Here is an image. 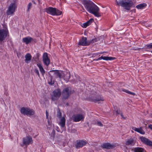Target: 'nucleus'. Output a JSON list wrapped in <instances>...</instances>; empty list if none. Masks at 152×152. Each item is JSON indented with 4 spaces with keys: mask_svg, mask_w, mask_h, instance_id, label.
Segmentation results:
<instances>
[{
    "mask_svg": "<svg viewBox=\"0 0 152 152\" xmlns=\"http://www.w3.org/2000/svg\"><path fill=\"white\" fill-rule=\"evenodd\" d=\"M66 119L64 117H62L61 119L59 122V125L61 128H64L65 126Z\"/></svg>",
    "mask_w": 152,
    "mask_h": 152,
    "instance_id": "nucleus-20",
    "label": "nucleus"
},
{
    "mask_svg": "<svg viewBox=\"0 0 152 152\" xmlns=\"http://www.w3.org/2000/svg\"><path fill=\"white\" fill-rule=\"evenodd\" d=\"M132 129L134 130L140 134H145V132L142 129V127H140L139 128H136L135 127H134L132 128Z\"/></svg>",
    "mask_w": 152,
    "mask_h": 152,
    "instance_id": "nucleus-17",
    "label": "nucleus"
},
{
    "mask_svg": "<svg viewBox=\"0 0 152 152\" xmlns=\"http://www.w3.org/2000/svg\"><path fill=\"white\" fill-rule=\"evenodd\" d=\"M25 61L26 63H28L31 60V55L29 53L27 54L25 56Z\"/></svg>",
    "mask_w": 152,
    "mask_h": 152,
    "instance_id": "nucleus-19",
    "label": "nucleus"
},
{
    "mask_svg": "<svg viewBox=\"0 0 152 152\" xmlns=\"http://www.w3.org/2000/svg\"><path fill=\"white\" fill-rule=\"evenodd\" d=\"M34 72L35 73L37 74L39 77H40V75L38 69H35L34 70Z\"/></svg>",
    "mask_w": 152,
    "mask_h": 152,
    "instance_id": "nucleus-36",
    "label": "nucleus"
},
{
    "mask_svg": "<svg viewBox=\"0 0 152 152\" xmlns=\"http://www.w3.org/2000/svg\"><path fill=\"white\" fill-rule=\"evenodd\" d=\"M46 118L47 119H48V113L47 111H46Z\"/></svg>",
    "mask_w": 152,
    "mask_h": 152,
    "instance_id": "nucleus-40",
    "label": "nucleus"
},
{
    "mask_svg": "<svg viewBox=\"0 0 152 152\" xmlns=\"http://www.w3.org/2000/svg\"><path fill=\"white\" fill-rule=\"evenodd\" d=\"M91 101L95 102H96L100 101H103L104 100L103 98L101 97L100 96H98V97L96 98L95 99L94 98L91 99Z\"/></svg>",
    "mask_w": 152,
    "mask_h": 152,
    "instance_id": "nucleus-22",
    "label": "nucleus"
},
{
    "mask_svg": "<svg viewBox=\"0 0 152 152\" xmlns=\"http://www.w3.org/2000/svg\"><path fill=\"white\" fill-rule=\"evenodd\" d=\"M115 146V145L109 143H103L101 146L102 148L107 149H113L114 148Z\"/></svg>",
    "mask_w": 152,
    "mask_h": 152,
    "instance_id": "nucleus-12",
    "label": "nucleus"
},
{
    "mask_svg": "<svg viewBox=\"0 0 152 152\" xmlns=\"http://www.w3.org/2000/svg\"><path fill=\"white\" fill-rule=\"evenodd\" d=\"M45 12L53 16L59 15L61 14L62 12L55 8L49 7L46 8Z\"/></svg>",
    "mask_w": 152,
    "mask_h": 152,
    "instance_id": "nucleus-3",
    "label": "nucleus"
},
{
    "mask_svg": "<svg viewBox=\"0 0 152 152\" xmlns=\"http://www.w3.org/2000/svg\"><path fill=\"white\" fill-rule=\"evenodd\" d=\"M116 2L117 5L124 7L128 10H129L131 8L135 7L133 2L131 0H119L118 1L116 0Z\"/></svg>",
    "mask_w": 152,
    "mask_h": 152,
    "instance_id": "nucleus-2",
    "label": "nucleus"
},
{
    "mask_svg": "<svg viewBox=\"0 0 152 152\" xmlns=\"http://www.w3.org/2000/svg\"><path fill=\"white\" fill-rule=\"evenodd\" d=\"M50 72H54L55 76L60 79L63 78V73L62 72H60L58 70H52L50 71Z\"/></svg>",
    "mask_w": 152,
    "mask_h": 152,
    "instance_id": "nucleus-14",
    "label": "nucleus"
},
{
    "mask_svg": "<svg viewBox=\"0 0 152 152\" xmlns=\"http://www.w3.org/2000/svg\"><path fill=\"white\" fill-rule=\"evenodd\" d=\"M140 139L144 143L149 146H152V142L150 141L148 139L142 136L140 137Z\"/></svg>",
    "mask_w": 152,
    "mask_h": 152,
    "instance_id": "nucleus-13",
    "label": "nucleus"
},
{
    "mask_svg": "<svg viewBox=\"0 0 152 152\" xmlns=\"http://www.w3.org/2000/svg\"><path fill=\"white\" fill-rule=\"evenodd\" d=\"M115 58L113 57L102 56V59L107 61L113 60L115 59Z\"/></svg>",
    "mask_w": 152,
    "mask_h": 152,
    "instance_id": "nucleus-28",
    "label": "nucleus"
},
{
    "mask_svg": "<svg viewBox=\"0 0 152 152\" xmlns=\"http://www.w3.org/2000/svg\"><path fill=\"white\" fill-rule=\"evenodd\" d=\"M145 48L146 49H152V42L145 45Z\"/></svg>",
    "mask_w": 152,
    "mask_h": 152,
    "instance_id": "nucleus-29",
    "label": "nucleus"
},
{
    "mask_svg": "<svg viewBox=\"0 0 152 152\" xmlns=\"http://www.w3.org/2000/svg\"><path fill=\"white\" fill-rule=\"evenodd\" d=\"M72 119L75 122H78L80 121H83L84 117L83 115L80 114L74 115L72 116Z\"/></svg>",
    "mask_w": 152,
    "mask_h": 152,
    "instance_id": "nucleus-11",
    "label": "nucleus"
},
{
    "mask_svg": "<svg viewBox=\"0 0 152 152\" xmlns=\"http://www.w3.org/2000/svg\"><path fill=\"white\" fill-rule=\"evenodd\" d=\"M134 152H146L145 150L140 147H136L134 149Z\"/></svg>",
    "mask_w": 152,
    "mask_h": 152,
    "instance_id": "nucleus-21",
    "label": "nucleus"
},
{
    "mask_svg": "<svg viewBox=\"0 0 152 152\" xmlns=\"http://www.w3.org/2000/svg\"><path fill=\"white\" fill-rule=\"evenodd\" d=\"M16 1H15L14 3H11L9 7L8 10H7V15H11L14 13L17 8V6L16 5Z\"/></svg>",
    "mask_w": 152,
    "mask_h": 152,
    "instance_id": "nucleus-4",
    "label": "nucleus"
},
{
    "mask_svg": "<svg viewBox=\"0 0 152 152\" xmlns=\"http://www.w3.org/2000/svg\"><path fill=\"white\" fill-rule=\"evenodd\" d=\"M53 93V94L52 96L51 99L52 100L55 101L59 98L61 94V91L60 89L58 88L54 91Z\"/></svg>",
    "mask_w": 152,
    "mask_h": 152,
    "instance_id": "nucleus-6",
    "label": "nucleus"
},
{
    "mask_svg": "<svg viewBox=\"0 0 152 152\" xmlns=\"http://www.w3.org/2000/svg\"><path fill=\"white\" fill-rule=\"evenodd\" d=\"M88 26L87 23H83L82 25V26L84 28H86Z\"/></svg>",
    "mask_w": 152,
    "mask_h": 152,
    "instance_id": "nucleus-37",
    "label": "nucleus"
},
{
    "mask_svg": "<svg viewBox=\"0 0 152 152\" xmlns=\"http://www.w3.org/2000/svg\"><path fill=\"white\" fill-rule=\"evenodd\" d=\"M136 142V140L132 138L128 139L126 142L125 144L127 145L134 146Z\"/></svg>",
    "mask_w": 152,
    "mask_h": 152,
    "instance_id": "nucleus-16",
    "label": "nucleus"
},
{
    "mask_svg": "<svg viewBox=\"0 0 152 152\" xmlns=\"http://www.w3.org/2000/svg\"><path fill=\"white\" fill-rule=\"evenodd\" d=\"M152 126H152V124H151Z\"/></svg>",
    "mask_w": 152,
    "mask_h": 152,
    "instance_id": "nucleus-49",
    "label": "nucleus"
},
{
    "mask_svg": "<svg viewBox=\"0 0 152 152\" xmlns=\"http://www.w3.org/2000/svg\"><path fill=\"white\" fill-rule=\"evenodd\" d=\"M37 66L39 67V70L42 73V75H43L45 73V71L43 68L41 64L40 63H38L37 64Z\"/></svg>",
    "mask_w": 152,
    "mask_h": 152,
    "instance_id": "nucleus-24",
    "label": "nucleus"
},
{
    "mask_svg": "<svg viewBox=\"0 0 152 152\" xmlns=\"http://www.w3.org/2000/svg\"><path fill=\"white\" fill-rule=\"evenodd\" d=\"M52 77H51V80L50 82H49L48 83L51 85H53L54 83V81H52Z\"/></svg>",
    "mask_w": 152,
    "mask_h": 152,
    "instance_id": "nucleus-38",
    "label": "nucleus"
},
{
    "mask_svg": "<svg viewBox=\"0 0 152 152\" xmlns=\"http://www.w3.org/2000/svg\"><path fill=\"white\" fill-rule=\"evenodd\" d=\"M35 113L34 111L32 109H30L29 108H28V110L27 111V113L26 115H33Z\"/></svg>",
    "mask_w": 152,
    "mask_h": 152,
    "instance_id": "nucleus-26",
    "label": "nucleus"
},
{
    "mask_svg": "<svg viewBox=\"0 0 152 152\" xmlns=\"http://www.w3.org/2000/svg\"><path fill=\"white\" fill-rule=\"evenodd\" d=\"M94 19H93V18H91L86 23H87V24L88 26L89 25L91 24L93 22H94Z\"/></svg>",
    "mask_w": 152,
    "mask_h": 152,
    "instance_id": "nucleus-33",
    "label": "nucleus"
},
{
    "mask_svg": "<svg viewBox=\"0 0 152 152\" xmlns=\"http://www.w3.org/2000/svg\"><path fill=\"white\" fill-rule=\"evenodd\" d=\"M102 59V56H101L99 58H98L96 59V61H98L99 60Z\"/></svg>",
    "mask_w": 152,
    "mask_h": 152,
    "instance_id": "nucleus-41",
    "label": "nucleus"
},
{
    "mask_svg": "<svg viewBox=\"0 0 152 152\" xmlns=\"http://www.w3.org/2000/svg\"><path fill=\"white\" fill-rule=\"evenodd\" d=\"M28 108L27 107H22L20 109L21 113L24 115H26Z\"/></svg>",
    "mask_w": 152,
    "mask_h": 152,
    "instance_id": "nucleus-23",
    "label": "nucleus"
},
{
    "mask_svg": "<svg viewBox=\"0 0 152 152\" xmlns=\"http://www.w3.org/2000/svg\"><path fill=\"white\" fill-rule=\"evenodd\" d=\"M145 3L141 4L136 6V8L138 9H142L146 6Z\"/></svg>",
    "mask_w": 152,
    "mask_h": 152,
    "instance_id": "nucleus-27",
    "label": "nucleus"
},
{
    "mask_svg": "<svg viewBox=\"0 0 152 152\" xmlns=\"http://www.w3.org/2000/svg\"><path fill=\"white\" fill-rule=\"evenodd\" d=\"M152 126L151 124L150 125L148 126V128L152 129V126Z\"/></svg>",
    "mask_w": 152,
    "mask_h": 152,
    "instance_id": "nucleus-42",
    "label": "nucleus"
},
{
    "mask_svg": "<svg viewBox=\"0 0 152 152\" xmlns=\"http://www.w3.org/2000/svg\"><path fill=\"white\" fill-rule=\"evenodd\" d=\"M86 144V142L83 140H80L77 141L75 145V147L76 148H81L85 145Z\"/></svg>",
    "mask_w": 152,
    "mask_h": 152,
    "instance_id": "nucleus-15",
    "label": "nucleus"
},
{
    "mask_svg": "<svg viewBox=\"0 0 152 152\" xmlns=\"http://www.w3.org/2000/svg\"><path fill=\"white\" fill-rule=\"evenodd\" d=\"M48 124H49V120H48Z\"/></svg>",
    "mask_w": 152,
    "mask_h": 152,
    "instance_id": "nucleus-46",
    "label": "nucleus"
},
{
    "mask_svg": "<svg viewBox=\"0 0 152 152\" xmlns=\"http://www.w3.org/2000/svg\"><path fill=\"white\" fill-rule=\"evenodd\" d=\"M97 124L100 126H103V124L100 121H98L97 123Z\"/></svg>",
    "mask_w": 152,
    "mask_h": 152,
    "instance_id": "nucleus-39",
    "label": "nucleus"
},
{
    "mask_svg": "<svg viewBox=\"0 0 152 152\" xmlns=\"http://www.w3.org/2000/svg\"><path fill=\"white\" fill-rule=\"evenodd\" d=\"M42 61L44 64L47 66H48L50 64V59L47 53H44L43 55Z\"/></svg>",
    "mask_w": 152,
    "mask_h": 152,
    "instance_id": "nucleus-8",
    "label": "nucleus"
},
{
    "mask_svg": "<svg viewBox=\"0 0 152 152\" xmlns=\"http://www.w3.org/2000/svg\"><path fill=\"white\" fill-rule=\"evenodd\" d=\"M122 91L124 92H125L128 94H130L131 95H135V94L133 92H131L130 91H129L128 90H126V89H123Z\"/></svg>",
    "mask_w": 152,
    "mask_h": 152,
    "instance_id": "nucleus-30",
    "label": "nucleus"
},
{
    "mask_svg": "<svg viewBox=\"0 0 152 152\" xmlns=\"http://www.w3.org/2000/svg\"><path fill=\"white\" fill-rule=\"evenodd\" d=\"M87 38L86 37H83L80 40L78 43V45H80L83 46H86L89 45L90 42H89V41H87Z\"/></svg>",
    "mask_w": 152,
    "mask_h": 152,
    "instance_id": "nucleus-10",
    "label": "nucleus"
},
{
    "mask_svg": "<svg viewBox=\"0 0 152 152\" xmlns=\"http://www.w3.org/2000/svg\"><path fill=\"white\" fill-rule=\"evenodd\" d=\"M63 99H68L71 94V88L70 87L65 88L62 91Z\"/></svg>",
    "mask_w": 152,
    "mask_h": 152,
    "instance_id": "nucleus-5",
    "label": "nucleus"
},
{
    "mask_svg": "<svg viewBox=\"0 0 152 152\" xmlns=\"http://www.w3.org/2000/svg\"><path fill=\"white\" fill-rule=\"evenodd\" d=\"M53 132H54V130H53Z\"/></svg>",
    "mask_w": 152,
    "mask_h": 152,
    "instance_id": "nucleus-48",
    "label": "nucleus"
},
{
    "mask_svg": "<svg viewBox=\"0 0 152 152\" xmlns=\"http://www.w3.org/2000/svg\"><path fill=\"white\" fill-rule=\"evenodd\" d=\"M23 143L25 145H28L33 142L32 138L30 136H28L23 139Z\"/></svg>",
    "mask_w": 152,
    "mask_h": 152,
    "instance_id": "nucleus-7",
    "label": "nucleus"
},
{
    "mask_svg": "<svg viewBox=\"0 0 152 152\" xmlns=\"http://www.w3.org/2000/svg\"><path fill=\"white\" fill-rule=\"evenodd\" d=\"M113 108L115 110L116 113L117 115H118L121 113V112L120 110H118L117 109V107L116 106H115Z\"/></svg>",
    "mask_w": 152,
    "mask_h": 152,
    "instance_id": "nucleus-31",
    "label": "nucleus"
},
{
    "mask_svg": "<svg viewBox=\"0 0 152 152\" xmlns=\"http://www.w3.org/2000/svg\"><path fill=\"white\" fill-rule=\"evenodd\" d=\"M33 38L30 37H28L23 39L22 42L25 43L26 44H28L30 43L32 40Z\"/></svg>",
    "mask_w": 152,
    "mask_h": 152,
    "instance_id": "nucleus-18",
    "label": "nucleus"
},
{
    "mask_svg": "<svg viewBox=\"0 0 152 152\" xmlns=\"http://www.w3.org/2000/svg\"><path fill=\"white\" fill-rule=\"evenodd\" d=\"M7 32L6 30H0V42H2L7 36Z\"/></svg>",
    "mask_w": 152,
    "mask_h": 152,
    "instance_id": "nucleus-9",
    "label": "nucleus"
},
{
    "mask_svg": "<svg viewBox=\"0 0 152 152\" xmlns=\"http://www.w3.org/2000/svg\"><path fill=\"white\" fill-rule=\"evenodd\" d=\"M96 59H94L93 60V61H96Z\"/></svg>",
    "mask_w": 152,
    "mask_h": 152,
    "instance_id": "nucleus-45",
    "label": "nucleus"
},
{
    "mask_svg": "<svg viewBox=\"0 0 152 152\" xmlns=\"http://www.w3.org/2000/svg\"><path fill=\"white\" fill-rule=\"evenodd\" d=\"M82 3L85 8L90 13L98 17L101 16L99 8L90 0H83Z\"/></svg>",
    "mask_w": 152,
    "mask_h": 152,
    "instance_id": "nucleus-1",
    "label": "nucleus"
},
{
    "mask_svg": "<svg viewBox=\"0 0 152 152\" xmlns=\"http://www.w3.org/2000/svg\"><path fill=\"white\" fill-rule=\"evenodd\" d=\"M98 41V39L97 38H95L92 39L91 40L89 41V42H90L91 43H94L95 42H96Z\"/></svg>",
    "mask_w": 152,
    "mask_h": 152,
    "instance_id": "nucleus-35",
    "label": "nucleus"
},
{
    "mask_svg": "<svg viewBox=\"0 0 152 152\" xmlns=\"http://www.w3.org/2000/svg\"><path fill=\"white\" fill-rule=\"evenodd\" d=\"M32 4L31 2H30L27 6V11L29 12L31 8L32 7Z\"/></svg>",
    "mask_w": 152,
    "mask_h": 152,
    "instance_id": "nucleus-32",
    "label": "nucleus"
},
{
    "mask_svg": "<svg viewBox=\"0 0 152 152\" xmlns=\"http://www.w3.org/2000/svg\"><path fill=\"white\" fill-rule=\"evenodd\" d=\"M140 49V48H138H138H137V49H133V50H139V49Z\"/></svg>",
    "mask_w": 152,
    "mask_h": 152,
    "instance_id": "nucleus-44",
    "label": "nucleus"
},
{
    "mask_svg": "<svg viewBox=\"0 0 152 152\" xmlns=\"http://www.w3.org/2000/svg\"><path fill=\"white\" fill-rule=\"evenodd\" d=\"M120 114H121V116L122 117V118H124V115L122 113H121Z\"/></svg>",
    "mask_w": 152,
    "mask_h": 152,
    "instance_id": "nucleus-43",
    "label": "nucleus"
},
{
    "mask_svg": "<svg viewBox=\"0 0 152 152\" xmlns=\"http://www.w3.org/2000/svg\"><path fill=\"white\" fill-rule=\"evenodd\" d=\"M70 74L69 73L65 72L63 73V77L66 80H68L70 78Z\"/></svg>",
    "mask_w": 152,
    "mask_h": 152,
    "instance_id": "nucleus-25",
    "label": "nucleus"
},
{
    "mask_svg": "<svg viewBox=\"0 0 152 152\" xmlns=\"http://www.w3.org/2000/svg\"><path fill=\"white\" fill-rule=\"evenodd\" d=\"M150 52L152 53V50H151Z\"/></svg>",
    "mask_w": 152,
    "mask_h": 152,
    "instance_id": "nucleus-47",
    "label": "nucleus"
},
{
    "mask_svg": "<svg viewBox=\"0 0 152 152\" xmlns=\"http://www.w3.org/2000/svg\"><path fill=\"white\" fill-rule=\"evenodd\" d=\"M57 116L59 118H60V117H61V113L59 109H58L57 111Z\"/></svg>",
    "mask_w": 152,
    "mask_h": 152,
    "instance_id": "nucleus-34",
    "label": "nucleus"
}]
</instances>
